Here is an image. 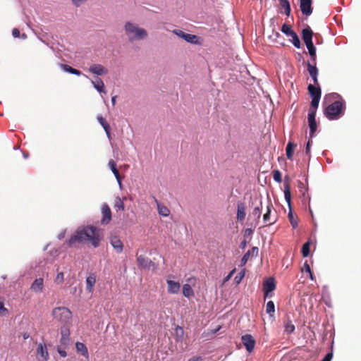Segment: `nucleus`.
Masks as SVG:
<instances>
[{
	"label": "nucleus",
	"instance_id": "1",
	"mask_svg": "<svg viewBox=\"0 0 361 361\" xmlns=\"http://www.w3.org/2000/svg\"><path fill=\"white\" fill-rule=\"evenodd\" d=\"M101 229L94 226L79 227L70 236L66 244L70 247H79L84 243H90L94 247H98L102 239Z\"/></svg>",
	"mask_w": 361,
	"mask_h": 361
},
{
	"label": "nucleus",
	"instance_id": "2",
	"mask_svg": "<svg viewBox=\"0 0 361 361\" xmlns=\"http://www.w3.org/2000/svg\"><path fill=\"white\" fill-rule=\"evenodd\" d=\"M345 108V102L343 100H338L327 106L324 113L329 120H337L343 115Z\"/></svg>",
	"mask_w": 361,
	"mask_h": 361
},
{
	"label": "nucleus",
	"instance_id": "3",
	"mask_svg": "<svg viewBox=\"0 0 361 361\" xmlns=\"http://www.w3.org/2000/svg\"><path fill=\"white\" fill-rule=\"evenodd\" d=\"M125 32L130 42L143 39L147 37V32L136 24L127 22L124 25Z\"/></svg>",
	"mask_w": 361,
	"mask_h": 361
},
{
	"label": "nucleus",
	"instance_id": "4",
	"mask_svg": "<svg viewBox=\"0 0 361 361\" xmlns=\"http://www.w3.org/2000/svg\"><path fill=\"white\" fill-rule=\"evenodd\" d=\"M52 316L59 322L66 324L72 318V312L65 307H56L52 310Z\"/></svg>",
	"mask_w": 361,
	"mask_h": 361
},
{
	"label": "nucleus",
	"instance_id": "5",
	"mask_svg": "<svg viewBox=\"0 0 361 361\" xmlns=\"http://www.w3.org/2000/svg\"><path fill=\"white\" fill-rule=\"evenodd\" d=\"M284 197L289 207V212L288 214V220L293 228H296L298 226V216H295L291 209V193L289 183L284 184Z\"/></svg>",
	"mask_w": 361,
	"mask_h": 361
},
{
	"label": "nucleus",
	"instance_id": "6",
	"mask_svg": "<svg viewBox=\"0 0 361 361\" xmlns=\"http://www.w3.org/2000/svg\"><path fill=\"white\" fill-rule=\"evenodd\" d=\"M266 209H267L266 212L263 215V221L265 224L264 226H271V225L274 224L276 222L277 219L276 217L275 218L271 217L272 211H274L276 212L271 202H269L267 203Z\"/></svg>",
	"mask_w": 361,
	"mask_h": 361
},
{
	"label": "nucleus",
	"instance_id": "7",
	"mask_svg": "<svg viewBox=\"0 0 361 361\" xmlns=\"http://www.w3.org/2000/svg\"><path fill=\"white\" fill-rule=\"evenodd\" d=\"M37 361H48L49 355L45 343H39L36 350Z\"/></svg>",
	"mask_w": 361,
	"mask_h": 361
},
{
	"label": "nucleus",
	"instance_id": "8",
	"mask_svg": "<svg viewBox=\"0 0 361 361\" xmlns=\"http://www.w3.org/2000/svg\"><path fill=\"white\" fill-rule=\"evenodd\" d=\"M173 32L178 36L180 38L183 39L187 42L197 44H199V37L197 35L185 33L180 30H174Z\"/></svg>",
	"mask_w": 361,
	"mask_h": 361
},
{
	"label": "nucleus",
	"instance_id": "9",
	"mask_svg": "<svg viewBox=\"0 0 361 361\" xmlns=\"http://www.w3.org/2000/svg\"><path fill=\"white\" fill-rule=\"evenodd\" d=\"M243 345L245 347L247 352L251 353L255 348V340L250 334H245L241 337Z\"/></svg>",
	"mask_w": 361,
	"mask_h": 361
},
{
	"label": "nucleus",
	"instance_id": "10",
	"mask_svg": "<svg viewBox=\"0 0 361 361\" xmlns=\"http://www.w3.org/2000/svg\"><path fill=\"white\" fill-rule=\"evenodd\" d=\"M88 71L91 73L97 75H104L108 73V69L99 63L91 65Z\"/></svg>",
	"mask_w": 361,
	"mask_h": 361
},
{
	"label": "nucleus",
	"instance_id": "11",
	"mask_svg": "<svg viewBox=\"0 0 361 361\" xmlns=\"http://www.w3.org/2000/svg\"><path fill=\"white\" fill-rule=\"evenodd\" d=\"M102 219L101 223L103 225L108 224L111 220V212L110 207L106 204H103L102 207Z\"/></svg>",
	"mask_w": 361,
	"mask_h": 361
},
{
	"label": "nucleus",
	"instance_id": "12",
	"mask_svg": "<svg viewBox=\"0 0 361 361\" xmlns=\"http://www.w3.org/2000/svg\"><path fill=\"white\" fill-rule=\"evenodd\" d=\"M300 8L304 15L310 16L312 13V0H300Z\"/></svg>",
	"mask_w": 361,
	"mask_h": 361
},
{
	"label": "nucleus",
	"instance_id": "13",
	"mask_svg": "<svg viewBox=\"0 0 361 361\" xmlns=\"http://www.w3.org/2000/svg\"><path fill=\"white\" fill-rule=\"evenodd\" d=\"M276 288L275 281L273 278H269L267 279L263 285V290L264 293V298L269 295V293Z\"/></svg>",
	"mask_w": 361,
	"mask_h": 361
},
{
	"label": "nucleus",
	"instance_id": "14",
	"mask_svg": "<svg viewBox=\"0 0 361 361\" xmlns=\"http://www.w3.org/2000/svg\"><path fill=\"white\" fill-rule=\"evenodd\" d=\"M316 114L313 112H309L308 113V123L310 126V137H312L314 135V133L317 130V125L315 120Z\"/></svg>",
	"mask_w": 361,
	"mask_h": 361
},
{
	"label": "nucleus",
	"instance_id": "15",
	"mask_svg": "<svg viewBox=\"0 0 361 361\" xmlns=\"http://www.w3.org/2000/svg\"><path fill=\"white\" fill-rule=\"evenodd\" d=\"M137 262L138 265L143 269H149L151 266L154 265V263L152 262V260L144 255L137 256Z\"/></svg>",
	"mask_w": 361,
	"mask_h": 361
},
{
	"label": "nucleus",
	"instance_id": "16",
	"mask_svg": "<svg viewBox=\"0 0 361 361\" xmlns=\"http://www.w3.org/2000/svg\"><path fill=\"white\" fill-rule=\"evenodd\" d=\"M44 288V280L42 278L36 279L30 286V290L35 293H40Z\"/></svg>",
	"mask_w": 361,
	"mask_h": 361
},
{
	"label": "nucleus",
	"instance_id": "17",
	"mask_svg": "<svg viewBox=\"0 0 361 361\" xmlns=\"http://www.w3.org/2000/svg\"><path fill=\"white\" fill-rule=\"evenodd\" d=\"M168 285V293L171 294H176L180 291V285L179 282H176L172 280L166 281Z\"/></svg>",
	"mask_w": 361,
	"mask_h": 361
},
{
	"label": "nucleus",
	"instance_id": "18",
	"mask_svg": "<svg viewBox=\"0 0 361 361\" xmlns=\"http://www.w3.org/2000/svg\"><path fill=\"white\" fill-rule=\"evenodd\" d=\"M111 245L115 249L116 252L121 253L123 250V244L120 238L117 236H113L110 240Z\"/></svg>",
	"mask_w": 361,
	"mask_h": 361
},
{
	"label": "nucleus",
	"instance_id": "19",
	"mask_svg": "<svg viewBox=\"0 0 361 361\" xmlns=\"http://www.w3.org/2000/svg\"><path fill=\"white\" fill-rule=\"evenodd\" d=\"M108 165L110 169L111 170L112 173L114 174L118 185H120V187H121V177L120 176L118 170L116 168V163L113 159H110Z\"/></svg>",
	"mask_w": 361,
	"mask_h": 361
},
{
	"label": "nucleus",
	"instance_id": "20",
	"mask_svg": "<svg viewBox=\"0 0 361 361\" xmlns=\"http://www.w3.org/2000/svg\"><path fill=\"white\" fill-rule=\"evenodd\" d=\"M97 118L98 122L103 127L109 140H111V127H110L109 124L107 123L106 119L102 116H98Z\"/></svg>",
	"mask_w": 361,
	"mask_h": 361
},
{
	"label": "nucleus",
	"instance_id": "21",
	"mask_svg": "<svg viewBox=\"0 0 361 361\" xmlns=\"http://www.w3.org/2000/svg\"><path fill=\"white\" fill-rule=\"evenodd\" d=\"M308 92L312 99H319L321 98V90L320 87H316L314 85H309L307 87Z\"/></svg>",
	"mask_w": 361,
	"mask_h": 361
},
{
	"label": "nucleus",
	"instance_id": "22",
	"mask_svg": "<svg viewBox=\"0 0 361 361\" xmlns=\"http://www.w3.org/2000/svg\"><path fill=\"white\" fill-rule=\"evenodd\" d=\"M246 216L245 207L243 202H238L237 205V219L240 221H244Z\"/></svg>",
	"mask_w": 361,
	"mask_h": 361
},
{
	"label": "nucleus",
	"instance_id": "23",
	"mask_svg": "<svg viewBox=\"0 0 361 361\" xmlns=\"http://www.w3.org/2000/svg\"><path fill=\"white\" fill-rule=\"evenodd\" d=\"M313 32L310 27L304 28L302 31V38L305 44L312 42Z\"/></svg>",
	"mask_w": 361,
	"mask_h": 361
},
{
	"label": "nucleus",
	"instance_id": "24",
	"mask_svg": "<svg viewBox=\"0 0 361 361\" xmlns=\"http://www.w3.org/2000/svg\"><path fill=\"white\" fill-rule=\"evenodd\" d=\"M262 209V202L260 201L259 204L256 206L252 212L250 216L253 217L256 220L257 224L259 221Z\"/></svg>",
	"mask_w": 361,
	"mask_h": 361
},
{
	"label": "nucleus",
	"instance_id": "25",
	"mask_svg": "<svg viewBox=\"0 0 361 361\" xmlns=\"http://www.w3.org/2000/svg\"><path fill=\"white\" fill-rule=\"evenodd\" d=\"M91 83L99 92L105 93L104 84L101 78H96L94 80L91 81Z\"/></svg>",
	"mask_w": 361,
	"mask_h": 361
},
{
	"label": "nucleus",
	"instance_id": "26",
	"mask_svg": "<svg viewBox=\"0 0 361 361\" xmlns=\"http://www.w3.org/2000/svg\"><path fill=\"white\" fill-rule=\"evenodd\" d=\"M76 350L78 353H80L82 355L88 357V350L85 345L80 342H77L75 343Z\"/></svg>",
	"mask_w": 361,
	"mask_h": 361
},
{
	"label": "nucleus",
	"instance_id": "27",
	"mask_svg": "<svg viewBox=\"0 0 361 361\" xmlns=\"http://www.w3.org/2000/svg\"><path fill=\"white\" fill-rule=\"evenodd\" d=\"M96 283V277L94 275L89 276L86 279V288L90 292L92 293L93 290V287Z\"/></svg>",
	"mask_w": 361,
	"mask_h": 361
},
{
	"label": "nucleus",
	"instance_id": "28",
	"mask_svg": "<svg viewBox=\"0 0 361 361\" xmlns=\"http://www.w3.org/2000/svg\"><path fill=\"white\" fill-rule=\"evenodd\" d=\"M61 67L64 71L68 72L69 73H71V74H73V75H75L78 76L82 75V73L79 70L73 68V67H71L68 65L61 64Z\"/></svg>",
	"mask_w": 361,
	"mask_h": 361
},
{
	"label": "nucleus",
	"instance_id": "29",
	"mask_svg": "<svg viewBox=\"0 0 361 361\" xmlns=\"http://www.w3.org/2000/svg\"><path fill=\"white\" fill-rule=\"evenodd\" d=\"M156 202L157 205L158 213L163 216H169L170 210L168 209V207L161 204L159 202H157V200H156Z\"/></svg>",
	"mask_w": 361,
	"mask_h": 361
},
{
	"label": "nucleus",
	"instance_id": "30",
	"mask_svg": "<svg viewBox=\"0 0 361 361\" xmlns=\"http://www.w3.org/2000/svg\"><path fill=\"white\" fill-rule=\"evenodd\" d=\"M114 207L116 211H124L125 205L121 197H116L114 200Z\"/></svg>",
	"mask_w": 361,
	"mask_h": 361
},
{
	"label": "nucleus",
	"instance_id": "31",
	"mask_svg": "<svg viewBox=\"0 0 361 361\" xmlns=\"http://www.w3.org/2000/svg\"><path fill=\"white\" fill-rule=\"evenodd\" d=\"M183 294L186 298H190L194 295V291L189 284L186 283L183 285Z\"/></svg>",
	"mask_w": 361,
	"mask_h": 361
},
{
	"label": "nucleus",
	"instance_id": "32",
	"mask_svg": "<svg viewBox=\"0 0 361 361\" xmlns=\"http://www.w3.org/2000/svg\"><path fill=\"white\" fill-rule=\"evenodd\" d=\"M295 147V145L292 142L288 143L286 146V157L288 159H292Z\"/></svg>",
	"mask_w": 361,
	"mask_h": 361
},
{
	"label": "nucleus",
	"instance_id": "33",
	"mask_svg": "<svg viewBox=\"0 0 361 361\" xmlns=\"http://www.w3.org/2000/svg\"><path fill=\"white\" fill-rule=\"evenodd\" d=\"M306 47L308 49L309 54L312 58L314 61H315L316 59V48L313 44L312 42H307V44H305Z\"/></svg>",
	"mask_w": 361,
	"mask_h": 361
},
{
	"label": "nucleus",
	"instance_id": "34",
	"mask_svg": "<svg viewBox=\"0 0 361 361\" xmlns=\"http://www.w3.org/2000/svg\"><path fill=\"white\" fill-rule=\"evenodd\" d=\"M266 312L270 317H274L275 312V305L273 301H269L266 305Z\"/></svg>",
	"mask_w": 361,
	"mask_h": 361
},
{
	"label": "nucleus",
	"instance_id": "35",
	"mask_svg": "<svg viewBox=\"0 0 361 361\" xmlns=\"http://www.w3.org/2000/svg\"><path fill=\"white\" fill-rule=\"evenodd\" d=\"M310 242H306L302 247L301 252L304 257H307L310 255Z\"/></svg>",
	"mask_w": 361,
	"mask_h": 361
},
{
	"label": "nucleus",
	"instance_id": "36",
	"mask_svg": "<svg viewBox=\"0 0 361 361\" xmlns=\"http://www.w3.org/2000/svg\"><path fill=\"white\" fill-rule=\"evenodd\" d=\"M319 99H312L309 112H313L316 114L317 109L318 108L319 106Z\"/></svg>",
	"mask_w": 361,
	"mask_h": 361
},
{
	"label": "nucleus",
	"instance_id": "37",
	"mask_svg": "<svg viewBox=\"0 0 361 361\" xmlns=\"http://www.w3.org/2000/svg\"><path fill=\"white\" fill-rule=\"evenodd\" d=\"M281 31L287 36H291L295 32L291 29V27L287 24H283L281 27Z\"/></svg>",
	"mask_w": 361,
	"mask_h": 361
},
{
	"label": "nucleus",
	"instance_id": "38",
	"mask_svg": "<svg viewBox=\"0 0 361 361\" xmlns=\"http://www.w3.org/2000/svg\"><path fill=\"white\" fill-rule=\"evenodd\" d=\"M307 71L310 75V76H315V75H318V69L317 68L310 64V63H307Z\"/></svg>",
	"mask_w": 361,
	"mask_h": 361
},
{
	"label": "nucleus",
	"instance_id": "39",
	"mask_svg": "<svg viewBox=\"0 0 361 361\" xmlns=\"http://www.w3.org/2000/svg\"><path fill=\"white\" fill-rule=\"evenodd\" d=\"M285 331L288 334H291L295 331V326L291 321H287L285 324Z\"/></svg>",
	"mask_w": 361,
	"mask_h": 361
},
{
	"label": "nucleus",
	"instance_id": "40",
	"mask_svg": "<svg viewBox=\"0 0 361 361\" xmlns=\"http://www.w3.org/2000/svg\"><path fill=\"white\" fill-rule=\"evenodd\" d=\"M290 37H292V42H293V45L297 48H300L301 44H300V39H299L298 36L297 35V34L295 32H294Z\"/></svg>",
	"mask_w": 361,
	"mask_h": 361
},
{
	"label": "nucleus",
	"instance_id": "41",
	"mask_svg": "<svg viewBox=\"0 0 361 361\" xmlns=\"http://www.w3.org/2000/svg\"><path fill=\"white\" fill-rule=\"evenodd\" d=\"M272 173H273V178H274V180L276 181L277 183H281L282 178H281V173L280 172V171L274 170Z\"/></svg>",
	"mask_w": 361,
	"mask_h": 361
},
{
	"label": "nucleus",
	"instance_id": "42",
	"mask_svg": "<svg viewBox=\"0 0 361 361\" xmlns=\"http://www.w3.org/2000/svg\"><path fill=\"white\" fill-rule=\"evenodd\" d=\"M245 276V269H243L240 272H239L235 277L234 281L236 284H239L242 279Z\"/></svg>",
	"mask_w": 361,
	"mask_h": 361
},
{
	"label": "nucleus",
	"instance_id": "43",
	"mask_svg": "<svg viewBox=\"0 0 361 361\" xmlns=\"http://www.w3.org/2000/svg\"><path fill=\"white\" fill-rule=\"evenodd\" d=\"M64 281V274L63 272H59L57 274L54 282L57 284L63 283Z\"/></svg>",
	"mask_w": 361,
	"mask_h": 361
},
{
	"label": "nucleus",
	"instance_id": "44",
	"mask_svg": "<svg viewBox=\"0 0 361 361\" xmlns=\"http://www.w3.org/2000/svg\"><path fill=\"white\" fill-rule=\"evenodd\" d=\"M8 314V310L4 307L2 302H0V316H5Z\"/></svg>",
	"mask_w": 361,
	"mask_h": 361
},
{
	"label": "nucleus",
	"instance_id": "45",
	"mask_svg": "<svg viewBox=\"0 0 361 361\" xmlns=\"http://www.w3.org/2000/svg\"><path fill=\"white\" fill-rule=\"evenodd\" d=\"M249 257H250V253L249 252H246L243 257H242L241 259V266H244L246 264V263L247 262L248 259H249Z\"/></svg>",
	"mask_w": 361,
	"mask_h": 361
},
{
	"label": "nucleus",
	"instance_id": "46",
	"mask_svg": "<svg viewBox=\"0 0 361 361\" xmlns=\"http://www.w3.org/2000/svg\"><path fill=\"white\" fill-rule=\"evenodd\" d=\"M259 249L257 247H253L251 250H249L247 252L250 253V256H257L258 254Z\"/></svg>",
	"mask_w": 361,
	"mask_h": 361
},
{
	"label": "nucleus",
	"instance_id": "47",
	"mask_svg": "<svg viewBox=\"0 0 361 361\" xmlns=\"http://www.w3.org/2000/svg\"><path fill=\"white\" fill-rule=\"evenodd\" d=\"M176 336L177 337H182L183 335V329L182 327L178 326L176 328Z\"/></svg>",
	"mask_w": 361,
	"mask_h": 361
},
{
	"label": "nucleus",
	"instance_id": "48",
	"mask_svg": "<svg viewBox=\"0 0 361 361\" xmlns=\"http://www.w3.org/2000/svg\"><path fill=\"white\" fill-rule=\"evenodd\" d=\"M281 7H283L285 9V13L286 16H289L290 13V4H286L284 5H282Z\"/></svg>",
	"mask_w": 361,
	"mask_h": 361
},
{
	"label": "nucleus",
	"instance_id": "49",
	"mask_svg": "<svg viewBox=\"0 0 361 361\" xmlns=\"http://www.w3.org/2000/svg\"><path fill=\"white\" fill-rule=\"evenodd\" d=\"M332 357H333V353L330 352V353H327L321 361H331Z\"/></svg>",
	"mask_w": 361,
	"mask_h": 361
},
{
	"label": "nucleus",
	"instance_id": "50",
	"mask_svg": "<svg viewBox=\"0 0 361 361\" xmlns=\"http://www.w3.org/2000/svg\"><path fill=\"white\" fill-rule=\"evenodd\" d=\"M86 1L87 0H72L73 4L77 7L80 6Z\"/></svg>",
	"mask_w": 361,
	"mask_h": 361
},
{
	"label": "nucleus",
	"instance_id": "51",
	"mask_svg": "<svg viewBox=\"0 0 361 361\" xmlns=\"http://www.w3.org/2000/svg\"><path fill=\"white\" fill-rule=\"evenodd\" d=\"M12 35L15 38L19 37L20 35L19 30L18 28H13L12 30Z\"/></svg>",
	"mask_w": 361,
	"mask_h": 361
},
{
	"label": "nucleus",
	"instance_id": "52",
	"mask_svg": "<svg viewBox=\"0 0 361 361\" xmlns=\"http://www.w3.org/2000/svg\"><path fill=\"white\" fill-rule=\"evenodd\" d=\"M235 269H233L229 274L227 276L225 277L224 279V281H228V280H230V279L232 277V276L233 275V274L235 273Z\"/></svg>",
	"mask_w": 361,
	"mask_h": 361
},
{
	"label": "nucleus",
	"instance_id": "53",
	"mask_svg": "<svg viewBox=\"0 0 361 361\" xmlns=\"http://www.w3.org/2000/svg\"><path fill=\"white\" fill-rule=\"evenodd\" d=\"M57 351H58L59 354L61 357H66V356H67V353H66V350H62V349H61V348H58Z\"/></svg>",
	"mask_w": 361,
	"mask_h": 361
},
{
	"label": "nucleus",
	"instance_id": "54",
	"mask_svg": "<svg viewBox=\"0 0 361 361\" xmlns=\"http://www.w3.org/2000/svg\"><path fill=\"white\" fill-rule=\"evenodd\" d=\"M310 140H309L307 143V145H306V148H305V152L306 154H309L310 153Z\"/></svg>",
	"mask_w": 361,
	"mask_h": 361
},
{
	"label": "nucleus",
	"instance_id": "55",
	"mask_svg": "<svg viewBox=\"0 0 361 361\" xmlns=\"http://www.w3.org/2000/svg\"><path fill=\"white\" fill-rule=\"evenodd\" d=\"M317 75H315V76H312L311 78H312V80L314 83V85H317L319 86V84H318V80H317Z\"/></svg>",
	"mask_w": 361,
	"mask_h": 361
},
{
	"label": "nucleus",
	"instance_id": "56",
	"mask_svg": "<svg viewBox=\"0 0 361 361\" xmlns=\"http://www.w3.org/2000/svg\"><path fill=\"white\" fill-rule=\"evenodd\" d=\"M304 270H305L307 272H310L311 271L310 267L307 262L304 264Z\"/></svg>",
	"mask_w": 361,
	"mask_h": 361
},
{
	"label": "nucleus",
	"instance_id": "57",
	"mask_svg": "<svg viewBox=\"0 0 361 361\" xmlns=\"http://www.w3.org/2000/svg\"><path fill=\"white\" fill-rule=\"evenodd\" d=\"M281 6L288 4V0H279Z\"/></svg>",
	"mask_w": 361,
	"mask_h": 361
},
{
	"label": "nucleus",
	"instance_id": "58",
	"mask_svg": "<svg viewBox=\"0 0 361 361\" xmlns=\"http://www.w3.org/2000/svg\"><path fill=\"white\" fill-rule=\"evenodd\" d=\"M246 244H247V242H246V240H244L241 243V244H240V247H241L242 249H244V248L245 247V246H246Z\"/></svg>",
	"mask_w": 361,
	"mask_h": 361
},
{
	"label": "nucleus",
	"instance_id": "59",
	"mask_svg": "<svg viewBox=\"0 0 361 361\" xmlns=\"http://www.w3.org/2000/svg\"><path fill=\"white\" fill-rule=\"evenodd\" d=\"M116 96H114L112 97L111 98V103H112V105L114 106L116 104Z\"/></svg>",
	"mask_w": 361,
	"mask_h": 361
},
{
	"label": "nucleus",
	"instance_id": "60",
	"mask_svg": "<svg viewBox=\"0 0 361 361\" xmlns=\"http://www.w3.org/2000/svg\"><path fill=\"white\" fill-rule=\"evenodd\" d=\"M23 338H24L25 340H26V339H27V338L30 337V335H29V334H28V333H24V334H23Z\"/></svg>",
	"mask_w": 361,
	"mask_h": 361
},
{
	"label": "nucleus",
	"instance_id": "61",
	"mask_svg": "<svg viewBox=\"0 0 361 361\" xmlns=\"http://www.w3.org/2000/svg\"><path fill=\"white\" fill-rule=\"evenodd\" d=\"M64 235H65V233H60V234L59 235V239L61 240L62 238H63Z\"/></svg>",
	"mask_w": 361,
	"mask_h": 361
},
{
	"label": "nucleus",
	"instance_id": "62",
	"mask_svg": "<svg viewBox=\"0 0 361 361\" xmlns=\"http://www.w3.org/2000/svg\"><path fill=\"white\" fill-rule=\"evenodd\" d=\"M308 273L310 274L311 279L314 280V277H313V274H312V271H310V272H308Z\"/></svg>",
	"mask_w": 361,
	"mask_h": 361
},
{
	"label": "nucleus",
	"instance_id": "63",
	"mask_svg": "<svg viewBox=\"0 0 361 361\" xmlns=\"http://www.w3.org/2000/svg\"><path fill=\"white\" fill-rule=\"evenodd\" d=\"M22 37H23V38H24V39H25V38L27 37V35H26L25 34H23V35H22Z\"/></svg>",
	"mask_w": 361,
	"mask_h": 361
},
{
	"label": "nucleus",
	"instance_id": "64",
	"mask_svg": "<svg viewBox=\"0 0 361 361\" xmlns=\"http://www.w3.org/2000/svg\"><path fill=\"white\" fill-rule=\"evenodd\" d=\"M24 157L27 158V154H24Z\"/></svg>",
	"mask_w": 361,
	"mask_h": 361
}]
</instances>
